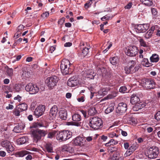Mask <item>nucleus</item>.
<instances>
[{
	"mask_svg": "<svg viewBox=\"0 0 160 160\" xmlns=\"http://www.w3.org/2000/svg\"><path fill=\"white\" fill-rule=\"evenodd\" d=\"M72 137L71 132L68 130H64L57 132L56 138L60 141H66Z\"/></svg>",
	"mask_w": 160,
	"mask_h": 160,
	"instance_id": "obj_4",
	"label": "nucleus"
},
{
	"mask_svg": "<svg viewBox=\"0 0 160 160\" xmlns=\"http://www.w3.org/2000/svg\"><path fill=\"white\" fill-rule=\"evenodd\" d=\"M59 78L55 75H53L46 79L45 82L49 88L52 89L57 85Z\"/></svg>",
	"mask_w": 160,
	"mask_h": 160,
	"instance_id": "obj_6",
	"label": "nucleus"
},
{
	"mask_svg": "<svg viewBox=\"0 0 160 160\" xmlns=\"http://www.w3.org/2000/svg\"><path fill=\"white\" fill-rule=\"evenodd\" d=\"M2 88L3 90V91H4L6 90H9L10 88L8 86L4 85L2 86Z\"/></svg>",
	"mask_w": 160,
	"mask_h": 160,
	"instance_id": "obj_61",
	"label": "nucleus"
},
{
	"mask_svg": "<svg viewBox=\"0 0 160 160\" xmlns=\"http://www.w3.org/2000/svg\"><path fill=\"white\" fill-rule=\"evenodd\" d=\"M127 109V105L124 102L119 103L116 109V112L122 114L125 113Z\"/></svg>",
	"mask_w": 160,
	"mask_h": 160,
	"instance_id": "obj_13",
	"label": "nucleus"
},
{
	"mask_svg": "<svg viewBox=\"0 0 160 160\" xmlns=\"http://www.w3.org/2000/svg\"><path fill=\"white\" fill-rule=\"evenodd\" d=\"M21 85L19 84H16L15 85L14 89L15 91L19 92L21 90Z\"/></svg>",
	"mask_w": 160,
	"mask_h": 160,
	"instance_id": "obj_42",
	"label": "nucleus"
},
{
	"mask_svg": "<svg viewBox=\"0 0 160 160\" xmlns=\"http://www.w3.org/2000/svg\"><path fill=\"white\" fill-rule=\"evenodd\" d=\"M45 106L44 105H40L37 107L34 112V115L37 118L42 115L44 112Z\"/></svg>",
	"mask_w": 160,
	"mask_h": 160,
	"instance_id": "obj_12",
	"label": "nucleus"
},
{
	"mask_svg": "<svg viewBox=\"0 0 160 160\" xmlns=\"http://www.w3.org/2000/svg\"><path fill=\"white\" fill-rule=\"evenodd\" d=\"M29 153V152L26 150H23L17 152L16 155L18 157H22Z\"/></svg>",
	"mask_w": 160,
	"mask_h": 160,
	"instance_id": "obj_32",
	"label": "nucleus"
},
{
	"mask_svg": "<svg viewBox=\"0 0 160 160\" xmlns=\"http://www.w3.org/2000/svg\"><path fill=\"white\" fill-rule=\"evenodd\" d=\"M138 39L140 46L147 48L149 47V43L148 42H146L143 38L139 37Z\"/></svg>",
	"mask_w": 160,
	"mask_h": 160,
	"instance_id": "obj_21",
	"label": "nucleus"
},
{
	"mask_svg": "<svg viewBox=\"0 0 160 160\" xmlns=\"http://www.w3.org/2000/svg\"><path fill=\"white\" fill-rule=\"evenodd\" d=\"M132 153V151H131L129 149L124 154V156L125 157H127L130 156Z\"/></svg>",
	"mask_w": 160,
	"mask_h": 160,
	"instance_id": "obj_59",
	"label": "nucleus"
},
{
	"mask_svg": "<svg viewBox=\"0 0 160 160\" xmlns=\"http://www.w3.org/2000/svg\"><path fill=\"white\" fill-rule=\"evenodd\" d=\"M155 118L157 121L160 120V111H158L154 116Z\"/></svg>",
	"mask_w": 160,
	"mask_h": 160,
	"instance_id": "obj_48",
	"label": "nucleus"
},
{
	"mask_svg": "<svg viewBox=\"0 0 160 160\" xmlns=\"http://www.w3.org/2000/svg\"><path fill=\"white\" fill-rule=\"evenodd\" d=\"M85 141L83 138L78 136L75 138L73 142L75 145L83 146L84 145Z\"/></svg>",
	"mask_w": 160,
	"mask_h": 160,
	"instance_id": "obj_17",
	"label": "nucleus"
},
{
	"mask_svg": "<svg viewBox=\"0 0 160 160\" xmlns=\"http://www.w3.org/2000/svg\"><path fill=\"white\" fill-rule=\"evenodd\" d=\"M132 5V3L129 2L125 7V9H129L131 7Z\"/></svg>",
	"mask_w": 160,
	"mask_h": 160,
	"instance_id": "obj_64",
	"label": "nucleus"
},
{
	"mask_svg": "<svg viewBox=\"0 0 160 160\" xmlns=\"http://www.w3.org/2000/svg\"><path fill=\"white\" fill-rule=\"evenodd\" d=\"M145 104L143 102H140L135 104V105L133 107L132 109L134 111H138L144 107Z\"/></svg>",
	"mask_w": 160,
	"mask_h": 160,
	"instance_id": "obj_19",
	"label": "nucleus"
},
{
	"mask_svg": "<svg viewBox=\"0 0 160 160\" xmlns=\"http://www.w3.org/2000/svg\"><path fill=\"white\" fill-rule=\"evenodd\" d=\"M13 70L11 68H8L7 69V75L10 77H12L13 75Z\"/></svg>",
	"mask_w": 160,
	"mask_h": 160,
	"instance_id": "obj_40",
	"label": "nucleus"
},
{
	"mask_svg": "<svg viewBox=\"0 0 160 160\" xmlns=\"http://www.w3.org/2000/svg\"><path fill=\"white\" fill-rule=\"evenodd\" d=\"M109 142L110 143V145H115L118 143V141L116 140H114L113 139H111L110 140Z\"/></svg>",
	"mask_w": 160,
	"mask_h": 160,
	"instance_id": "obj_56",
	"label": "nucleus"
},
{
	"mask_svg": "<svg viewBox=\"0 0 160 160\" xmlns=\"http://www.w3.org/2000/svg\"><path fill=\"white\" fill-rule=\"evenodd\" d=\"M67 113L66 110L64 108H62L59 112V117L63 120H66L67 118Z\"/></svg>",
	"mask_w": 160,
	"mask_h": 160,
	"instance_id": "obj_22",
	"label": "nucleus"
},
{
	"mask_svg": "<svg viewBox=\"0 0 160 160\" xmlns=\"http://www.w3.org/2000/svg\"><path fill=\"white\" fill-rule=\"evenodd\" d=\"M24 26L22 25H20L17 27V32H20L24 28Z\"/></svg>",
	"mask_w": 160,
	"mask_h": 160,
	"instance_id": "obj_47",
	"label": "nucleus"
},
{
	"mask_svg": "<svg viewBox=\"0 0 160 160\" xmlns=\"http://www.w3.org/2000/svg\"><path fill=\"white\" fill-rule=\"evenodd\" d=\"M65 18L64 17L62 18L58 21V24L61 25H62L65 22Z\"/></svg>",
	"mask_w": 160,
	"mask_h": 160,
	"instance_id": "obj_54",
	"label": "nucleus"
},
{
	"mask_svg": "<svg viewBox=\"0 0 160 160\" xmlns=\"http://www.w3.org/2000/svg\"><path fill=\"white\" fill-rule=\"evenodd\" d=\"M32 136L36 142L40 140L42 137L45 136L47 133L46 131L40 129H32L31 131Z\"/></svg>",
	"mask_w": 160,
	"mask_h": 160,
	"instance_id": "obj_3",
	"label": "nucleus"
},
{
	"mask_svg": "<svg viewBox=\"0 0 160 160\" xmlns=\"http://www.w3.org/2000/svg\"><path fill=\"white\" fill-rule=\"evenodd\" d=\"M155 29V26H152L147 32L144 35V37L146 39H149L152 36L153 33Z\"/></svg>",
	"mask_w": 160,
	"mask_h": 160,
	"instance_id": "obj_18",
	"label": "nucleus"
},
{
	"mask_svg": "<svg viewBox=\"0 0 160 160\" xmlns=\"http://www.w3.org/2000/svg\"><path fill=\"white\" fill-rule=\"evenodd\" d=\"M81 115L78 113H75L72 115V119L73 122H68L67 125H74L77 127L81 126Z\"/></svg>",
	"mask_w": 160,
	"mask_h": 160,
	"instance_id": "obj_8",
	"label": "nucleus"
},
{
	"mask_svg": "<svg viewBox=\"0 0 160 160\" xmlns=\"http://www.w3.org/2000/svg\"><path fill=\"white\" fill-rule=\"evenodd\" d=\"M32 83H29L25 87V90L32 94Z\"/></svg>",
	"mask_w": 160,
	"mask_h": 160,
	"instance_id": "obj_38",
	"label": "nucleus"
},
{
	"mask_svg": "<svg viewBox=\"0 0 160 160\" xmlns=\"http://www.w3.org/2000/svg\"><path fill=\"white\" fill-rule=\"evenodd\" d=\"M1 146L3 148H5L8 152L10 153L13 151L14 148L11 142L8 140L2 141L1 142Z\"/></svg>",
	"mask_w": 160,
	"mask_h": 160,
	"instance_id": "obj_11",
	"label": "nucleus"
},
{
	"mask_svg": "<svg viewBox=\"0 0 160 160\" xmlns=\"http://www.w3.org/2000/svg\"><path fill=\"white\" fill-rule=\"evenodd\" d=\"M137 147L135 145H133L130 146L129 148V150H130L131 151H132V152L134 151L137 149Z\"/></svg>",
	"mask_w": 160,
	"mask_h": 160,
	"instance_id": "obj_52",
	"label": "nucleus"
},
{
	"mask_svg": "<svg viewBox=\"0 0 160 160\" xmlns=\"http://www.w3.org/2000/svg\"><path fill=\"white\" fill-rule=\"evenodd\" d=\"M110 17L108 15H106L101 18V20L102 21H104L105 20H109Z\"/></svg>",
	"mask_w": 160,
	"mask_h": 160,
	"instance_id": "obj_60",
	"label": "nucleus"
},
{
	"mask_svg": "<svg viewBox=\"0 0 160 160\" xmlns=\"http://www.w3.org/2000/svg\"><path fill=\"white\" fill-rule=\"evenodd\" d=\"M151 12L153 17L154 18L156 17L158 13L156 9L153 8H152Z\"/></svg>",
	"mask_w": 160,
	"mask_h": 160,
	"instance_id": "obj_46",
	"label": "nucleus"
},
{
	"mask_svg": "<svg viewBox=\"0 0 160 160\" xmlns=\"http://www.w3.org/2000/svg\"><path fill=\"white\" fill-rule=\"evenodd\" d=\"M140 2L144 5L149 7L153 4L152 0H140Z\"/></svg>",
	"mask_w": 160,
	"mask_h": 160,
	"instance_id": "obj_33",
	"label": "nucleus"
},
{
	"mask_svg": "<svg viewBox=\"0 0 160 160\" xmlns=\"http://www.w3.org/2000/svg\"><path fill=\"white\" fill-rule=\"evenodd\" d=\"M77 100L79 102H84L85 101V97L83 96L81 97H79L77 98Z\"/></svg>",
	"mask_w": 160,
	"mask_h": 160,
	"instance_id": "obj_53",
	"label": "nucleus"
},
{
	"mask_svg": "<svg viewBox=\"0 0 160 160\" xmlns=\"http://www.w3.org/2000/svg\"><path fill=\"white\" fill-rule=\"evenodd\" d=\"M149 27V25L148 24H139L135 25L134 29L138 33H143L148 29Z\"/></svg>",
	"mask_w": 160,
	"mask_h": 160,
	"instance_id": "obj_10",
	"label": "nucleus"
},
{
	"mask_svg": "<svg viewBox=\"0 0 160 160\" xmlns=\"http://www.w3.org/2000/svg\"><path fill=\"white\" fill-rule=\"evenodd\" d=\"M103 122L101 119L98 117L92 118L89 121L90 126L95 129H98L102 127Z\"/></svg>",
	"mask_w": 160,
	"mask_h": 160,
	"instance_id": "obj_2",
	"label": "nucleus"
},
{
	"mask_svg": "<svg viewBox=\"0 0 160 160\" xmlns=\"http://www.w3.org/2000/svg\"><path fill=\"white\" fill-rule=\"evenodd\" d=\"M70 62L67 59L63 60L61 62L60 64V69L63 75H66L71 73L72 71L69 68Z\"/></svg>",
	"mask_w": 160,
	"mask_h": 160,
	"instance_id": "obj_1",
	"label": "nucleus"
},
{
	"mask_svg": "<svg viewBox=\"0 0 160 160\" xmlns=\"http://www.w3.org/2000/svg\"><path fill=\"white\" fill-rule=\"evenodd\" d=\"M57 132L55 130L52 131L51 132H50L48 133V138H53L54 137Z\"/></svg>",
	"mask_w": 160,
	"mask_h": 160,
	"instance_id": "obj_41",
	"label": "nucleus"
},
{
	"mask_svg": "<svg viewBox=\"0 0 160 160\" xmlns=\"http://www.w3.org/2000/svg\"><path fill=\"white\" fill-rule=\"evenodd\" d=\"M108 136L110 138H112L114 137H117L118 135H117L116 133L114 132H111L108 133Z\"/></svg>",
	"mask_w": 160,
	"mask_h": 160,
	"instance_id": "obj_51",
	"label": "nucleus"
},
{
	"mask_svg": "<svg viewBox=\"0 0 160 160\" xmlns=\"http://www.w3.org/2000/svg\"><path fill=\"white\" fill-rule=\"evenodd\" d=\"M98 94L100 97H102L106 95L105 94H104V92H103L102 91V89H101L98 92Z\"/></svg>",
	"mask_w": 160,
	"mask_h": 160,
	"instance_id": "obj_58",
	"label": "nucleus"
},
{
	"mask_svg": "<svg viewBox=\"0 0 160 160\" xmlns=\"http://www.w3.org/2000/svg\"><path fill=\"white\" fill-rule=\"evenodd\" d=\"M107 70L106 69L103 67L98 68L97 73L99 75H102V76H105L106 75Z\"/></svg>",
	"mask_w": 160,
	"mask_h": 160,
	"instance_id": "obj_31",
	"label": "nucleus"
},
{
	"mask_svg": "<svg viewBox=\"0 0 160 160\" xmlns=\"http://www.w3.org/2000/svg\"><path fill=\"white\" fill-rule=\"evenodd\" d=\"M42 127H43V125L40 123L37 122L33 125V127L34 128H40Z\"/></svg>",
	"mask_w": 160,
	"mask_h": 160,
	"instance_id": "obj_57",
	"label": "nucleus"
},
{
	"mask_svg": "<svg viewBox=\"0 0 160 160\" xmlns=\"http://www.w3.org/2000/svg\"><path fill=\"white\" fill-rule=\"evenodd\" d=\"M155 82L152 79H146L145 80V83L143 86L147 89H153L155 87Z\"/></svg>",
	"mask_w": 160,
	"mask_h": 160,
	"instance_id": "obj_14",
	"label": "nucleus"
},
{
	"mask_svg": "<svg viewBox=\"0 0 160 160\" xmlns=\"http://www.w3.org/2000/svg\"><path fill=\"white\" fill-rule=\"evenodd\" d=\"M27 108L28 105L25 103H22L18 105V109L21 112L26 110Z\"/></svg>",
	"mask_w": 160,
	"mask_h": 160,
	"instance_id": "obj_34",
	"label": "nucleus"
},
{
	"mask_svg": "<svg viewBox=\"0 0 160 160\" xmlns=\"http://www.w3.org/2000/svg\"><path fill=\"white\" fill-rule=\"evenodd\" d=\"M78 83V80L73 77L69 78L67 82V85L71 87H75L77 85Z\"/></svg>",
	"mask_w": 160,
	"mask_h": 160,
	"instance_id": "obj_16",
	"label": "nucleus"
},
{
	"mask_svg": "<svg viewBox=\"0 0 160 160\" xmlns=\"http://www.w3.org/2000/svg\"><path fill=\"white\" fill-rule=\"evenodd\" d=\"M141 64L143 66L147 67H151L152 64L149 62L148 59L147 58H144L141 62Z\"/></svg>",
	"mask_w": 160,
	"mask_h": 160,
	"instance_id": "obj_25",
	"label": "nucleus"
},
{
	"mask_svg": "<svg viewBox=\"0 0 160 160\" xmlns=\"http://www.w3.org/2000/svg\"><path fill=\"white\" fill-rule=\"evenodd\" d=\"M144 125H145V127L146 128H147V131L148 132L150 133L153 130V129L152 127H148L147 125L146 124H145Z\"/></svg>",
	"mask_w": 160,
	"mask_h": 160,
	"instance_id": "obj_55",
	"label": "nucleus"
},
{
	"mask_svg": "<svg viewBox=\"0 0 160 160\" xmlns=\"http://www.w3.org/2000/svg\"><path fill=\"white\" fill-rule=\"evenodd\" d=\"M49 14L48 12H45L41 14V17L43 18H46L48 17Z\"/></svg>",
	"mask_w": 160,
	"mask_h": 160,
	"instance_id": "obj_49",
	"label": "nucleus"
},
{
	"mask_svg": "<svg viewBox=\"0 0 160 160\" xmlns=\"http://www.w3.org/2000/svg\"><path fill=\"white\" fill-rule=\"evenodd\" d=\"M24 127V125L23 124H18L14 127L13 131L16 133L20 132L23 129Z\"/></svg>",
	"mask_w": 160,
	"mask_h": 160,
	"instance_id": "obj_24",
	"label": "nucleus"
},
{
	"mask_svg": "<svg viewBox=\"0 0 160 160\" xmlns=\"http://www.w3.org/2000/svg\"><path fill=\"white\" fill-rule=\"evenodd\" d=\"M119 92L122 93H125L126 92H127V88L126 86H122L121 87L119 90Z\"/></svg>",
	"mask_w": 160,
	"mask_h": 160,
	"instance_id": "obj_43",
	"label": "nucleus"
},
{
	"mask_svg": "<svg viewBox=\"0 0 160 160\" xmlns=\"http://www.w3.org/2000/svg\"><path fill=\"white\" fill-rule=\"evenodd\" d=\"M102 91L104 92V94H106L107 92L110 90V88L109 87L104 88H101Z\"/></svg>",
	"mask_w": 160,
	"mask_h": 160,
	"instance_id": "obj_50",
	"label": "nucleus"
},
{
	"mask_svg": "<svg viewBox=\"0 0 160 160\" xmlns=\"http://www.w3.org/2000/svg\"><path fill=\"white\" fill-rule=\"evenodd\" d=\"M90 48V47L89 46L88 48H84L82 51L81 55L83 57L86 56L89 52V50Z\"/></svg>",
	"mask_w": 160,
	"mask_h": 160,
	"instance_id": "obj_37",
	"label": "nucleus"
},
{
	"mask_svg": "<svg viewBox=\"0 0 160 160\" xmlns=\"http://www.w3.org/2000/svg\"><path fill=\"white\" fill-rule=\"evenodd\" d=\"M160 59L159 55L156 53L153 54L150 58L151 62L156 63L158 62Z\"/></svg>",
	"mask_w": 160,
	"mask_h": 160,
	"instance_id": "obj_20",
	"label": "nucleus"
},
{
	"mask_svg": "<svg viewBox=\"0 0 160 160\" xmlns=\"http://www.w3.org/2000/svg\"><path fill=\"white\" fill-rule=\"evenodd\" d=\"M69 146L68 145H63L62 148V150L63 151H67L70 152V149L69 148Z\"/></svg>",
	"mask_w": 160,
	"mask_h": 160,
	"instance_id": "obj_45",
	"label": "nucleus"
},
{
	"mask_svg": "<svg viewBox=\"0 0 160 160\" xmlns=\"http://www.w3.org/2000/svg\"><path fill=\"white\" fill-rule=\"evenodd\" d=\"M139 100L140 99L138 95L133 94L132 95L131 98L130 102L132 104H135L138 102Z\"/></svg>",
	"mask_w": 160,
	"mask_h": 160,
	"instance_id": "obj_23",
	"label": "nucleus"
},
{
	"mask_svg": "<svg viewBox=\"0 0 160 160\" xmlns=\"http://www.w3.org/2000/svg\"><path fill=\"white\" fill-rule=\"evenodd\" d=\"M21 77L24 80H27L30 77V73L27 70L22 71Z\"/></svg>",
	"mask_w": 160,
	"mask_h": 160,
	"instance_id": "obj_26",
	"label": "nucleus"
},
{
	"mask_svg": "<svg viewBox=\"0 0 160 160\" xmlns=\"http://www.w3.org/2000/svg\"><path fill=\"white\" fill-rule=\"evenodd\" d=\"M138 52V47L135 46H130L126 48L125 52L126 55L130 57H134Z\"/></svg>",
	"mask_w": 160,
	"mask_h": 160,
	"instance_id": "obj_7",
	"label": "nucleus"
},
{
	"mask_svg": "<svg viewBox=\"0 0 160 160\" xmlns=\"http://www.w3.org/2000/svg\"><path fill=\"white\" fill-rule=\"evenodd\" d=\"M135 61H130L128 66L125 68V71L127 74L132 73L138 71L139 68L138 65H136Z\"/></svg>",
	"mask_w": 160,
	"mask_h": 160,
	"instance_id": "obj_5",
	"label": "nucleus"
},
{
	"mask_svg": "<svg viewBox=\"0 0 160 160\" xmlns=\"http://www.w3.org/2000/svg\"><path fill=\"white\" fill-rule=\"evenodd\" d=\"M22 56L20 55H18L17 56V57L16 58V59H14L12 61V63L15 62L16 61H18L21 58Z\"/></svg>",
	"mask_w": 160,
	"mask_h": 160,
	"instance_id": "obj_63",
	"label": "nucleus"
},
{
	"mask_svg": "<svg viewBox=\"0 0 160 160\" xmlns=\"http://www.w3.org/2000/svg\"><path fill=\"white\" fill-rule=\"evenodd\" d=\"M96 75V73L92 70H88L86 73V77L87 78L93 79Z\"/></svg>",
	"mask_w": 160,
	"mask_h": 160,
	"instance_id": "obj_27",
	"label": "nucleus"
},
{
	"mask_svg": "<svg viewBox=\"0 0 160 160\" xmlns=\"http://www.w3.org/2000/svg\"><path fill=\"white\" fill-rule=\"evenodd\" d=\"M159 153V149L158 147L152 146L150 148L148 152V158L150 159H154L157 158Z\"/></svg>",
	"mask_w": 160,
	"mask_h": 160,
	"instance_id": "obj_9",
	"label": "nucleus"
},
{
	"mask_svg": "<svg viewBox=\"0 0 160 160\" xmlns=\"http://www.w3.org/2000/svg\"><path fill=\"white\" fill-rule=\"evenodd\" d=\"M114 103L111 104L107 108L105 109V112L106 114H108L112 112L114 109Z\"/></svg>",
	"mask_w": 160,
	"mask_h": 160,
	"instance_id": "obj_30",
	"label": "nucleus"
},
{
	"mask_svg": "<svg viewBox=\"0 0 160 160\" xmlns=\"http://www.w3.org/2000/svg\"><path fill=\"white\" fill-rule=\"evenodd\" d=\"M118 95V92H113L111 94H109L106 97H104L102 100H105L112 99L116 97Z\"/></svg>",
	"mask_w": 160,
	"mask_h": 160,
	"instance_id": "obj_29",
	"label": "nucleus"
},
{
	"mask_svg": "<svg viewBox=\"0 0 160 160\" xmlns=\"http://www.w3.org/2000/svg\"><path fill=\"white\" fill-rule=\"evenodd\" d=\"M58 110L56 106L54 105L50 109L48 115V118L50 120H53L55 118L57 113Z\"/></svg>",
	"mask_w": 160,
	"mask_h": 160,
	"instance_id": "obj_15",
	"label": "nucleus"
},
{
	"mask_svg": "<svg viewBox=\"0 0 160 160\" xmlns=\"http://www.w3.org/2000/svg\"><path fill=\"white\" fill-rule=\"evenodd\" d=\"M20 110H16L13 112V114L15 115L18 116L20 115Z\"/></svg>",
	"mask_w": 160,
	"mask_h": 160,
	"instance_id": "obj_62",
	"label": "nucleus"
},
{
	"mask_svg": "<svg viewBox=\"0 0 160 160\" xmlns=\"http://www.w3.org/2000/svg\"><path fill=\"white\" fill-rule=\"evenodd\" d=\"M110 63L113 65H116L118 62V59L117 57L111 58L109 59Z\"/></svg>",
	"mask_w": 160,
	"mask_h": 160,
	"instance_id": "obj_36",
	"label": "nucleus"
},
{
	"mask_svg": "<svg viewBox=\"0 0 160 160\" xmlns=\"http://www.w3.org/2000/svg\"><path fill=\"white\" fill-rule=\"evenodd\" d=\"M89 112L90 113L91 115H92L97 113V111L95 107H92L90 109Z\"/></svg>",
	"mask_w": 160,
	"mask_h": 160,
	"instance_id": "obj_44",
	"label": "nucleus"
},
{
	"mask_svg": "<svg viewBox=\"0 0 160 160\" xmlns=\"http://www.w3.org/2000/svg\"><path fill=\"white\" fill-rule=\"evenodd\" d=\"M28 140V138L27 137H22L19 139L17 140V142L18 145H21L25 143Z\"/></svg>",
	"mask_w": 160,
	"mask_h": 160,
	"instance_id": "obj_28",
	"label": "nucleus"
},
{
	"mask_svg": "<svg viewBox=\"0 0 160 160\" xmlns=\"http://www.w3.org/2000/svg\"><path fill=\"white\" fill-rule=\"evenodd\" d=\"M46 148L47 151L48 152H53L52 147L51 144H47L46 145Z\"/></svg>",
	"mask_w": 160,
	"mask_h": 160,
	"instance_id": "obj_39",
	"label": "nucleus"
},
{
	"mask_svg": "<svg viewBox=\"0 0 160 160\" xmlns=\"http://www.w3.org/2000/svg\"><path fill=\"white\" fill-rule=\"evenodd\" d=\"M40 88L37 85L32 84V94H35L39 91Z\"/></svg>",
	"mask_w": 160,
	"mask_h": 160,
	"instance_id": "obj_35",
	"label": "nucleus"
}]
</instances>
